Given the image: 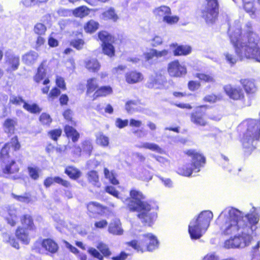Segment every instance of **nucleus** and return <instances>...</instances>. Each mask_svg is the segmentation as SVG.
<instances>
[{
    "label": "nucleus",
    "mask_w": 260,
    "mask_h": 260,
    "mask_svg": "<svg viewBox=\"0 0 260 260\" xmlns=\"http://www.w3.org/2000/svg\"><path fill=\"white\" fill-rule=\"evenodd\" d=\"M259 218L260 215L255 207L245 215L241 211L233 208L229 211L228 215L219 216L216 223L222 234L229 235L235 234L240 230L246 232H248L249 230L253 232L256 229H253V228L258 223Z\"/></svg>",
    "instance_id": "nucleus-1"
},
{
    "label": "nucleus",
    "mask_w": 260,
    "mask_h": 260,
    "mask_svg": "<svg viewBox=\"0 0 260 260\" xmlns=\"http://www.w3.org/2000/svg\"><path fill=\"white\" fill-rule=\"evenodd\" d=\"M145 198L141 191L131 189V211L138 212L143 224L150 226L157 217L158 207L155 202L145 201Z\"/></svg>",
    "instance_id": "nucleus-2"
},
{
    "label": "nucleus",
    "mask_w": 260,
    "mask_h": 260,
    "mask_svg": "<svg viewBox=\"0 0 260 260\" xmlns=\"http://www.w3.org/2000/svg\"><path fill=\"white\" fill-rule=\"evenodd\" d=\"M246 127L240 141L242 143L245 153L249 155L255 149L254 144L260 138V117L259 119L249 118L242 124Z\"/></svg>",
    "instance_id": "nucleus-3"
},
{
    "label": "nucleus",
    "mask_w": 260,
    "mask_h": 260,
    "mask_svg": "<svg viewBox=\"0 0 260 260\" xmlns=\"http://www.w3.org/2000/svg\"><path fill=\"white\" fill-rule=\"evenodd\" d=\"M252 31L247 32L246 37L241 39L232 40L236 52L247 58H253L260 62V49L257 42L252 37Z\"/></svg>",
    "instance_id": "nucleus-4"
},
{
    "label": "nucleus",
    "mask_w": 260,
    "mask_h": 260,
    "mask_svg": "<svg viewBox=\"0 0 260 260\" xmlns=\"http://www.w3.org/2000/svg\"><path fill=\"white\" fill-rule=\"evenodd\" d=\"M212 212L202 211L196 219L192 220L188 225V233L191 239H199L207 231L213 218Z\"/></svg>",
    "instance_id": "nucleus-5"
},
{
    "label": "nucleus",
    "mask_w": 260,
    "mask_h": 260,
    "mask_svg": "<svg viewBox=\"0 0 260 260\" xmlns=\"http://www.w3.org/2000/svg\"><path fill=\"white\" fill-rule=\"evenodd\" d=\"M20 144L17 137H15L11 139L10 143L5 145L0 152V163L4 168L3 172L5 174H13L18 172L19 168L16 165L15 161L13 160H10L9 155V151L11 147H14L15 150H17L20 148Z\"/></svg>",
    "instance_id": "nucleus-6"
},
{
    "label": "nucleus",
    "mask_w": 260,
    "mask_h": 260,
    "mask_svg": "<svg viewBox=\"0 0 260 260\" xmlns=\"http://www.w3.org/2000/svg\"><path fill=\"white\" fill-rule=\"evenodd\" d=\"M209 106L207 105H201L196 106L195 109L190 114L191 122L198 127H206L209 125L208 120L218 121L220 120L219 114L209 116L207 110Z\"/></svg>",
    "instance_id": "nucleus-7"
},
{
    "label": "nucleus",
    "mask_w": 260,
    "mask_h": 260,
    "mask_svg": "<svg viewBox=\"0 0 260 260\" xmlns=\"http://www.w3.org/2000/svg\"><path fill=\"white\" fill-rule=\"evenodd\" d=\"M158 242L156 237L151 233L139 235L136 239L131 240V247L138 252L145 250L152 251L157 248Z\"/></svg>",
    "instance_id": "nucleus-8"
},
{
    "label": "nucleus",
    "mask_w": 260,
    "mask_h": 260,
    "mask_svg": "<svg viewBox=\"0 0 260 260\" xmlns=\"http://www.w3.org/2000/svg\"><path fill=\"white\" fill-rule=\"evenodd\" d=\"M205 5L201 11V17L208 24L215 23L219 15V4L218 0H205Z\"/></svg>",
    "instance_id": "nucleus-9"
},
{
    "label": "nucleus",
    "mask_w": 260,
    "mask_h": 260,
    "mask_svg": "<svg viewBox=\"0 0 260 260\" xmlns=\"http://www.w3.org/2000/svg\"><path fill=\"white\" fill-rule=\"evenodd\" d=\"M241 230V235L235 236L225 241L224 247L227 249L243 248L248 246L251 243L252 237L251 235L245 233Z\"/></svg>",
    "instance_id": "nucleus-10"
},
{
    "label": "nucleus",
    "mask_w": 260,
    "mask_h": 260,
    "mask_svg": "<svg viewBox=\"0 0 260 260\" xmlns=\"http://www.w3.org/2000/svg\"><path fill=\"white\" fill-rule=\"evenodd\" d=\"M40 245L51 254L57 252L59 248L58 244L54 241L51 239H46L43 240L41 243L36 242L32 247V250L35 252L41 253Z\"/></svg>",
    "instance_id": "nucleus-11"
},
{
    "label": "nucleus",
    "mask_w": 260,
    "mask_h": 260,
    "mask_svg": "<svg viewBox=\"0 0 260 260\" xmlns=\"http://www.w3.org/2000/svg\"><path fill=\"white\" fill-rule=\"evenodd\" d=\"M184 153L191 158V164L196 168L197 172H199L206 163V158L203 154L195 149H188Z\"/></svg>",
    "instance_id": "nucleus-12"
},
{
    "label": "nucleus",
    "mask_w": 260,
    "mask_h": 260,
    "mask_svg": "<svg viewBox=\"0 0 260 260\" xmlns=\"http://www.w3.org/2000/svg\"><path fill=\"white\" fill-rule=\"evenodd\" d=\"M223 90L229 98L234 101L245 100L244 92L239 86H234L231 84H228L224 86Z\"/></svg>",
    "instance_id": "nucleus-13"
},
{
    "label": "nucleus",
    "mask_w": 260,
    "mask_h": 260,
    "mask_svg": "<svg viewBox=\"0 0 260 260\" xmlns=\"http://www.w3.org/2000/svg\"><path fill=\"white\" fill-rule=\"evenodd\" d=\"M167 70L170 76L174 77H180L186 73V68L182 66L177 59L168 64Z\"/></svg>",
    "instance_id": "nucleus-14"
},
{
    "label": "nucleus",
    "mask_w": 260,
    "mask_h": 260,
    "mask_svg": "<svg viewBox=\"0 0 260 260\" xmlns=\"http://www.w3.org/2000/svg\"><path fill=\"white\" fill-rule=\"evenodd\" d=\"M6 63L9 66L10 71H15L18 69L20 64L19 57L15 55L11 50H8L5 54Z\"/></svg>",
    "instance_id": "nucleus-15"
},
{
    "label": "nucleus",
    "mask_w": 260,
    "mask_h": 260,
    "mask_svg": "<svg viewBox=\"0 0 260 260\" xmlns=\"http://www.w3.org/2000/svg\"><path fill=\"white\" fill-rule=\"evenodd\" d=\"M240 83L247 94L252 95L257 90V86L254 81L250 79H241Z\"/></svg>",
    "instance_id": "nucleus-16"
},
{
    "label": "nucleus",
    "mask_w": 260,
    "mask_h": 260,
    "mask_svg": "<svg viewBox=\"0 0 260 260\" xmlns=\"http://www.w3.org/2000/svg\"><path fill=\"white\" fill-rule=\"evenodd\" d=\"M171 46L175 48L173 51L174 56H185L190 54L192 51L191 46L189 45H178L177 44H172Z\"/></svg>",
    "instance_id": "nucleus-17"
},
{
    "label": "nucleus",
    "mask_w": 260,
    "mask_h": 260,
    "mask_svg": "<svg viewBox=\"0 0 260 260\" xmlns=\"http://www.w3.org/2000/svg\"><path fill=\"white\" fill-rule=\"evenodd\" d=\"M242 6L244 10L252 18L256 17V8L255 6L254 0H242Z\"/></svg>",
    "instance_id": "nucleus-18"
},
{
    "label": "nucleus",
    "mask_w": 260,
    "mask_h": 260,
    "mask_svg": "<svg viewBox=\"0 0 260 260\" xmlns=\"http://www.w3.org/2000/svg\"><path fill=\"white\" fill-rule=\"evenodd\" d=\"M193 171L198 172L196 168L192 166L191 163H186L178 167L177 169L178 174L185 177L190 176Z\"/></svg>",
    "instance_id": "nucleus-19"
},
{
    "label": "nucleus",
    "mask_w": 260,
    "mask_h": 260,
    "mask_svg": "<svg viewBox=\"0 0 260 260\" xmlns=\"http://www.w3.org/2000/svg\"><path fill=\"white\" fill-rule=\"evenodd\" d=\"M194 77L198 78L201 83H214L215 82L214 75L211 73L199 72L197 73Z\"/></svg>",
    "instance_id": "nucleus-20"
},
{
    "label": "nucleus",
    "mask_w": 260,
    "mask_h": 260,
    "mask_svg": "<svg viewBox=\"0 0 260 260\" xmlns=\"http://www.w3.org/2000/svg\"><path fill=\"white\" fill-rule=\"evenodd\" d=\"M53 182L61 184L66 187L70 186V183L69 181L63 180L59 177H48L44 180V184L46 187H49Z\"/></svg>",
    "instance_id": "nucleus-21"
},
{
    "label": "nucleus",
    "mask_w": 260,
    "mask_h": 260,
    "mask_svg": "<svg viewBox=\"0 0 260 260\" xmlns=\"http://www.w3.org/2000/svg\"><path fill=\"white\" fill-rule=\"evenodd\" d=\"M28 229L23 228H18L16 231V236L23 243L28 244L29 243Z\"/></svg>",
    "instance_id": "nucleus-22"
},
{
    "label": "nucleus",
    "mask_w": 260,
    "mask_h": 260,
    "mask_svg": "<svg viewBox=\"0 0 260 260\" xmlns=\"http://www.w3.org/2000/svg\"><path fill=\"white\" fill-rule=\"evenodd\" d=\"M168 54L167 50H162L160 51H158L156 49H151L149 52L144 53V56L146 60L149 61L153 59L154 57L158 58L161 56H166Z\"/></svg>",
    "instance_id": "nucleus-23"
},
{
    "label": "nucleus",
    "mask_w": 260,
    "mask_h": 260,
    "mask_svg": "<svg viewBox=\"0 0 260 260\" xmlns=\"http://www.w3.org/2000/svg\"><path fill=\"white\" fill-rule=\"evenodd\" d=\"M153 13L156 17H161L162 20L165 16L172 14L171 8L165 5H161L155 8L153 10Z\"/></svg>",
    "instance_id": "nucleus-24"
},
{
    "label": "nucleus",
    "mask_w": 260,
    "mask_h": 260,
    "mask_svg": "<svg viewBox=\"0 0 260 260\" xmlns=\"http://www.w3.org/2000/svg\"><path fill=\"white\" fill-rule=\"evenodd\" d=\"M109 232L114 235H120L122 233V230L120 226L119 219L115 218L110 223Z\"/></svg>",
    "instance_id": "nucleus-25"
},
{
    "label": "nucleus",
    "mask_w": 260,
    "mask_h": 260,
    "mask_svg": "<svg viewBox=\"0 0 260 260\" xmlns=\"http://www.w3.org/2000/svg\"><path fill=\"white\" fill-rule=\"evenodd\" d=\"M112 92V88L110 86H102L98 88L93 95V100L96 99L98 97L105 96L111 94Z\"/></svg>",
    "instance_id": "nucleus-26"
},
{
    "label": "nucleus",
    "mask_w": 260,
    "mask_h": 260,
    "mask_svg": "<svg viewBox=\"0 0 260 260\" xmlns=\"http://www.w3.org/2000/svg\"><path fill=\"white\" fill-rule=\"evenodd\" d=\"M64 132L69 138H71L73 142L78 141L79 138V133L72 126L66 125L64 127Z\"/></svg>",
    "instance_id": "nucleus-27"
},
{
    "label": "nucleus",
    "mask_w": 260,
    "mask_h": 260,
    "mask_svg": "<svg viewBox=\"0 0 260 260\" xmlns=\"http://www.w3.org/2000/svg\"><path fill=\"white\" fill-rule=\"evenodd\" d=\"M87 179L89 183L97 187L101 186V183L99 181V177L98 172L95 171H90L87 174Z\"/></svg>",
    "instance_id": "nucleus-28"
},
{
    "label": "nucleus",
    "mask_w": 260,
    "mask_h": 260,
    "mask_svg": "<svg viewBox=\"0 0 260 260\" xmlns=\"http://www.w3.org/2000/svg\"><path fill=\"white\" fill-rule=\"evenodd\" d=\"M17 123V121L16 118H7L4 123L5 131L8 133H13Z\"/></svg>",
    "instance_id": "nucleus-29"
},
{
    "label": "nucleus",
    "mask_w": 260,
    "mask_h": 260,
    "mask_svg": "<svg viewBox=\"0 0 260 260\" xmlns=\"http://www.w3.org/2000/svg\"><path fill=\"white\" fill-rule=\"evenodd\" d=\"M21 221L25 228L32 231L35 229L33 219L30 215L28 214L24 215L21 218Z\"/></svg>",
    "instance_id": "nucleus-30"
},
{
    "label": "nucleus",
    "mask_w": 260,
    "mask_h": 260,
    "mask_svg": "<svg viewBox=\"0 0 260 260\" xmlns=\"http://www.w3.org/2000/svg\"><path fill=\"white\" fill-rule=\"evenodd\" d=\"M64 173L71 179L76 180L81 176V172L76 168L68 166L66 168Z\"/></svg>",
    "instance_id": "nucleus-31"
},
{
    "label": "nucleus",
    "mask_w": 260,
    "mask_h": 260,
    "mask_svg": "<svg viewBox=\"0 0 260 260\" xmlns=\"http://www.w3.org/2000/svg\"><path fill=\"white\" fill-rule=\"evenodd\" d=\"M46 61H43L38 69L37 73L34 77L35 81L39 83L46 76V70L44 68Z\"/></svg>",
    "instance_id": "nucleus-32"
},
{
    "label": "nucleus",
    "mask_w": 260,
    "mask_h": 260,
    "mask_svg": "<svg viewBox=\"0 0 260 260\" xmlns=\"http://www.w3.org/2000/svg\"><path fill=\"white\" fill-rule=\"evenodd\" d=\"M38 54L35 51H31L23 56L22 60L27 64H32L37 60Z\"/></svg>",
    "instance_id": "nucleus-33"
},
{
    "label": "nucleus",
    "mask_w": 260,
    "mask_h": 260,
    "mask_svg": "<svg viewBox=\"0 0 260 260\" xmlns=\"http://www.w3.org/2000/svg\"><path fill=\"white\" fill-rule=\"evenodd\" d=\"M88 210L94 214H100L103 210V207L97 202L89 203L87 206Z\"/></svg>",
    "instance_id": "nucleus-34"
},
{
    "label": "nucleus",
    "mask_w": 260,
    "mask_h": 260,
    "mask_svg": "<svg viewBox=\"0 0 260 260\" xmlns=\"http://www.w3.org/2000/svg\"><path fill=\"white\" fill-rule=\"evenodd\" d=\"M86 67L89 71L95 72L100 69V65L96 59H91L86 61Z\"/></svg>",
    "instance_id": "nucleus-35"
},
{
    "label": "nucleus",
    "mask_w": 260,
    "mask_h": 260,
    "mask_svg": "<svg viewBox=\"0 0 260 260\" xmlns=\"http://www.w3.org/2000/svg\"><path fill=\"white\" fill-rule=\"evenodd\" d=\"M87 94H90L93 92L98 87V80L95 78L89 79L87 81Z\"/></svg>",
    "instance_id": "nucleus-36"
},
{
    "label": "nucleus",
    "mask_w": 260,
    "mask_h": 260,
    "mask_svg": "<svg viewBox=\"0 0 260 260\" xmlns=\"http://www.w3.org/2000/svg\"><path fill=\"white\" fill-rule=\"evenodd\" d=\"M103 18L105 20L112 19L115 21L118 19V16L115 12L113 8H110L102 14Z\"/></svg>",
    "instance_id": "nucleus-37"
},
{
    "label": "nucleus",
    "mask_w": 260,
    "mask_h": 260,
    "mask_svg": "<svg viewBox=\"0 0 260 260\" xmlns=\"http://www.w3.org/2000/svg\"><path fill=\"white\" fill-rule=\"evenodd\" d=\"M105 177L109 179V181L113 185L119 184L118 180L116 179V175L113 171H109L107 168H105L104 170Z\"/></svg>",
    "instance_id": "nucleus-38"
},
{
    "label": "nucleus",
    "mask_w": 260,
    "mask_h": 260,
    "mask_svg": "<svg viewBox=\"0 0 260 260\" xmlns=\"http://www.w3.org/2000/svg\"><path fill=\"white\" fill-rule=\"evenodd\" d=\"M23 107L24 109L33 114L40 113L42 110L39 106L36 104H29L28 103H24Z\"/></svg>",
    "instance_id": "nucleus-39"
},
{
    "label": "nucleus",
    "mask_w": 260,
    "mask_h": 260,
    "mask_svg": "<svg viewBox=\"0 0 260 260\" xmlns=\"http://www.w3.org/2000/svg\"><path fill=\"white\" fill-rule=\"evenodd\" d=\"M73 13L76 17L82 18L89 14V9L85 6H81L75 9Z\"/></svg>",
    "instance_id": "nucleus-40"
},
{
    "label": "nucleus",
    "mask_w": 260,
    "mask_h": 260,
    "mask_svg": "<svg viewBox=\"0 0 260 260\" xmlns=\"http://www.w3.org/2000/svg\"><path fill=\"white\" fill-rule=\"evenodd\" d=\"M143 147L160 154L164 153L163 149L160 148L158 145L154 143H145L143 144Z\"/></svg>",
    "instance_id": "nucleus-41"
},
{
    "label": "nucleus",
    "mask_w": 260,
    "mask_h": 260,
    "mask_svg": "<svg viewBox=\"0 0 260 260\" xmlns=\"http://www.w3.org/2000/svg\"><path fill=\"white\" fill-rule=\"evenodd\" d=\"M7 222L12 226L16 224L17 220L16 211L10 210L8 212V216L6 217Z\"/></svg>",
    "instance_id": "nucleus-42"
},
{
    "label": "nucleus",
    "mask_w": 260,
    "mask_h": 260,
    "mask_svg": "<svg viewBox=\"0 0 260 260\" xmlns=\"http://www.w3.org/2000/svg\"><path fill=\"white\" fill-rule=\"evenodd\" d=\"M99 26V23L93 20L89 21L84 26V29L87 32H93L95 31Z\"/></svg>",
    "instance_id": "nucleus-43"
},
{
    "label": "nucleus",
    "mask_w": 260,
    "mask_h": 260,
    "mask_svg": "<svg viewBox=\"0 0 260 260\" xmlns=\"http://www.w3.org/2000/svg\"><path fill=\"white\" fill-rule=\"evenodd\" d=\"M12 196L17 201L24 203L28 204L31 201V195L29 193H25L21 196H17L12 193Z\"/></svg>",
    "instance_id": "nucleus-44"
},
{
    "label": "nucleus",
    "mask_w": 260,
    "mask_h": 260,
    "mask_svg": "<svg viewBox=\"0 0 260 260\" xmlns=\"http://www.w3.org/2000/svg\"><path fill=\"white\" fill-rule=\"evenodd\" d=\"M103 50L104 53L109 56H112L114 55L115 50L111 42L102 44Z\"/></svg>",
    "instance_id": "nucleus-45"
},
{
    "label": "nucleus",
    "mask_w": 260,
    "mask_h": 260,
    "mask_svg": "<svg viewBox=\"0 0 260 260\" xmlns=\"http://www.w3.org/2000/svg\"><path fill=\"white\" fill-rule=\"evenodd\" d=\"M99 38L103 42L102 44L112 42V37L105 31H102L99 33Z\"/></svg>",
    "instance_id": "nucleus-46"
},
{
    "label": "nucleus",
    "mask_w": 260,
    "mask_h": 260,
    "mask_svg": "<svg viewBox=\"0 0 260 260\" xmlns=\"http://www.w3.org/2000/svg\"><path fill=\"white\" fill-rule=\"evenodd\" d=\"M28 174L30 178L35 180H38L39 178V173L41 171L40 169L38 167H28Z\"/></svg>",
    "instance_id": "nucleus-47"
},
{
    "label": "nucleus",
    "mask_w": 260,
    "mask_h": 260,
    "mask_svg": "<svg viewBox=\"0 0 260 260\" xmlns=\"http://www.w3.org/2000/svg\"><path fill=\"white\" fill-rule=\"evenodd\" d=\"M96 142L103 146H107L109 144V138L103 134L100 133L96 135Z\"/></svg>",
    "instance_id": "nucleus-48"
},
{
    "label": "nucleus",
    "mask_w": 260,
    "mask_h": 260,
    "mask_svg": "<svg viewBox=\"0 0 260 260\" xmlns=\"http://www.w3.org/2000/svg\"><path fill=\"white\" fill-rule=\"evenodd\" d=\"M220 98L214 93H211L205 95L203 99V102L205 103H209L210 104H213L216 103L217 101L220 100Z\"/></svg>",
    "instance_id": "nucleus-49"
},
{
    "label": "nucleus",
    "mask_w": 260,
    "mask_h": 260,
    "mask_svg": "<svg viewBox=\"0 0 260 260\" xmlns=\"http://www.w3.org/2000/svg\"><path fill=\"white\" fill-rule=\"evenodd\" d=\"M201 86V83L199 81L190 80L188 82L187 87L189 91L193 92L199 90Z\"/></svg>",
    "instance_id": "nucleus-50"
},
{
    "label": "nucleus",
    "mask_w": 260,
    "mask_h": 260,
    "mask_svg": "<svg viewBox=\"0 0 260 260\" xmlns=\"http://www.w3.org/2000/svg\"><path fill=\"white\" fill-rule=\"evenodd\" d=\"M143 79V76L141 73L136 71L131 72V83L140 82Z\"/></svg>",
    "instance_id": "nucleus-51"
},
{
    "label": "nucleus",
    "mask_w": 260,
    "mask_h": 260,
    "mask_svg": "<svg viewBox=\"0 0 260 260\" xmlns=\"http://www.w3.org/2000/svg\"><path fill=\"white\" fill-rule=\"evenodd\" d=\"M179 20V18L178 16H171V14H169L165 16L163 21L167 24L172 25L177 23Z\"/></svg>",
    "instance_id": "nucleus-52"
},
{
    "label": "nucleus",
    "mask_w": 260,
    "mask_h": 260,
    "mask_svg": "<svg viewBox=\"0 0 260 260\" xmlns=\"http://www.w3.org/2000/svg\"><path fill=\"white\" fill-rule=\"evenodd\" d=\"M4 238L7 242L9 243L13 247L19 249V244L14 237L6 234L4 235Z\"/></svg>",
    "instance_id": "nucleus-53"
},
{
    "label": "nucleus",
    "mask_w": 260,
    "mask_h": 260,
    "mask_svg": "<svg viewBox=\"0 0 260 260\" xmlns=\"http://www.w3.org/2000/svg\"><path fill=\"white\" fill-rule=\"evenodd\" d=\"M9 103L15 105H20L21 103L24 104L26 102L21 96L11 94L10 96Z\"/></svg>",
    "instance_id": "nucleus-54"
},
{
    "label": "nucleus",
    "mask_w": 260,
    "mask_h": 260,
    "mask_svg": "<svg viewBox=\"0 0 260 260\" xmlns=\"http://www.w3.org/2000/svg\"><path fill=\"white\" fill-rule=\"evenodd\" d=\"M93 147L91 142L90 141H85L82 143V150L88 156L91 154Z\"/></svg>",
    "instance_id": "nucleus-55"
},
{
    "label": "nucleus",
    "mask_w": 260,
    "mask_h": 260,
    "mask_svg": "<svg viewBox=\"0 0 260 260\" xmlns=\"http://www.w3.org/2000/svg\"><path fill=\"white\" fill-rule=\"evenodd\" d=\"M96 247L105 256H109L111 254L109 248L106 244L102 242H100L97 245Z\"/></svg>",
    "instance_id": "nucleus-56"
},
{
    "label": "nucleus",
    "mask_w": 260,
    "mask_h": 260,
    "mask_svg": "<svg viewBox=\"0 0 260 260\" xmlns=\"http://www.w3.org/2000/svg\"><path fill=\"white\" fill-rule=\"evenodd\" d=\"M34 30L36 34L43 35L45 34L46 31V27L44 24L41 23H38L35 25Z\"/></svg>",
    "instance_id": "nucleus-57"
},
{
    "label": "nucleus",
    "mask_w": 260,
    "mask_h": 260,
    "mask_svg": "<svg viewBox=\"0 0 260 260\" xmlns=\"http://www.w3.org/2000/svg\"><path fill=\"white\" fill-rule=\"evenodd\" d=\"M40 121L43 124L49 125L51 122V118L49 115L42 113L40 117Z\"/></svg>",
    "instance_id": "nucleus-58"
},
{
    "label": "nucleus",
    "mask_w": 260,
    "mask_h": 260,
    "mask_svg": "<svg viewBox=\"0 0 260 260\" xmlns=\"http://www.w3.org/2000/svg\"><path fill=\"white\" fill-rule=\"evenodd\" d=\"M88 252L92 256L98 258L99 260H103V256L96 249L92 247L89 248L88 249Z\"/></svg>",
    "instance_id": "nucleus-59"
},
{
    "label": "nucleus",
    "mask_w": 260,
    "mask_h": 260,
    "mask_svg": "<svg viewBox=\"0 0 260 260\" xmlns=\"http://www.w3.org/2000/svg\"><path fill=\"white\" fill-rule=\"evenodd\" d=\"M62 131L60 129H56L53 131H51L48 133L50 137L55 141L57 140V138L60 136Z\"/></svg>",
    "instance_id": "nucleus-60"
},
{
    "label": "nucleus",
    "mask_w": 260,
    "mask_h": 260,
    "mask_svg": "<svg viewBox=\"0 0 260 260\" xmlns=\"http://www.w3.org/2000/svg\"><path fill=\"white\" fill-rule=\"evenodd\" d=\"M229 158L227 156L222 154H221L220 158L219 160V164L220 166L224 168L229 164Z\"/></svg>",
    "instance_id": "nucleus-61"
},
{
    "label": "nucleus",
    "mask_w": 260,
    "mask_h": 260,
    "mask_svg": "<svg viewBox=\"0 0 260 260\" xmlns=\"http://www.w3.org/2000/svg\"><path fill=\"white\" fill-rule=\"evenodd\" d=\"M84 43V41L81 39L75 40L71 42L72 45L78 50H80L83 47Z\"/></svg>",
    "instance_id": "nucleus-62"
},
{
    "label": "nucleus",
    "mask_w": 260,
    "mask_h": 260,
    "mask_svg": "<svg viewBox=\"0 0 260 260\" xmlns=\"http://www.w3.org/2000/svg\"><path fill=\"white\" fill-rule=\"evenodd\" d=\"M106 192L113 196L115 197L118 198L119 192L116 190L114 187L112 186H107L105 189Z\"/></svg>",
    "instance_id": "nucleus-63"
},
{
    "label": "nucleus",
    "mask_w": 260,
    "mask_h": 260,
    "mask_svg": "<svg viewBox=\"0 0 260 260\" xmlns=\"http://www.w3.org/2000/svg\"><path fill=\"white\" fill-rule=\"evenodd\" d=\"M128 121V120H123L120 118H117L115 122V124L117 127L122 128L127 125Z\"/></svg>",
    "instance_id": "nucleus-64"
}]
</instances>
